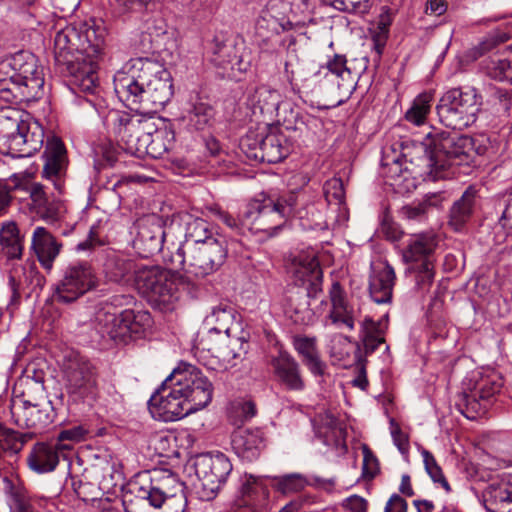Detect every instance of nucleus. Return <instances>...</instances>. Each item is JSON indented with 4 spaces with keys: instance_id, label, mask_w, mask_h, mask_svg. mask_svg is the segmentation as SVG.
<instances>
[{
    "instance_id": "nucleus-1",
    "label": "nucleus",
    "mask_w": 512,
    "mask_h": 512,
    "mask_svg": "<svg viewBox=\"0 0 512 512\" xmlns=\"http://www.w3.org/2000/svg\"><path fill=\"white\" fill-rule=\"evenodd\" d=\"M482 96L475 88H452L445 92L436 106L439 121L453 131L433 128L422 141V162L433 177H447L453 165L469 164L473 160L474 140L456 130H462L476 121Z\"/></svg>"
},
{
    "instance_id": "nucleus-2",
    "label": "nucleus",
    "mask_w": 512,
    "mask_h": 512,
    "mask_svg": "<svg viewBox=\"0 0 512 512\" xmlns=\"http://www.w3.org/2000/svg\"><path fill=\"white\" fill-rule=\"evenodd\" d=\"M213 396V385L196 366L180 362L148 401L151 416L174 422L205 408Z\"/></svg>"
},
{
    "instance_id": "nucleus-3",
    "label": "nucleus",
    "mask_w": 512,
    "mask_h": 512,
    "mask_svg": "<svg viewBox=\"0 0 512 512\" xmlns=\"http://www.w3.org/2000/svg\"><path fill=\"white\" fill-rule=\"evenodd\" d=\"M104 274L107 280L119 283L131 272L134 273L138 291L147 298L150 305L161 312L175 309L181 297V287L186 279L159 265L136 263L122 255L110 254L104 263Z\"/></svg>"
},
{
    "instance_id": "nucleus-4",
    "label": "nucleus",
    "mask_w": 512,
    "mask_h": 512,
    "mask_svg": "<svg viewBox=\"0 0 512 512\" xmlns=\"http://www.w3.org/2000/svg\"><path fill=\"white\" fill-rule=\"evenodd\" d=\"M101 117L107 133L115 137L126 153L158 159L173 148L175 133L169 128L151 132L147 121L117 109L105 110Z\"/></svg>"
},
{
    "instance_id": "nucleus-5",
    "label": "nucleus",
    "mask_w": 512,
    "mask_h": 512,
    "mask_svg": "<svg viewBox=\"0 0 512 512\" xmlns=\"http://www.w3.org/2000/svg\"><path fill=\"white\" fill-rule=\"evenodd\" d=\"M140 79L141 76H121L115 79V90L124 105L142 114L156 113L163 109L174 94L171 72L162 66L146 82Z\"/></svg>"
},
{
    "instance_id": "nucleus-6",
    "label": "nucleus",
    "mask_w": 512,
    "mask_h": 512,
    "mask_svg": "<svg viewBox=\"0 0 512 512\" xmlns=\"http://www.w3.org/2000/svg\"><path fill=\"white\" fill-rule=\"evenodd\" d=\"M41 123L28 112L14 107L0 108V152L12 158L31 157L44 143Z\"/></svg>"
},
{
    "instance_id": "nucleus-7",
    "label": "nucleus",
    "mask_w": 512,
    "mask_h": 512,
    "mask_svg": "<svg viewBox=\"0 0 512 512\" xmlns=\"http://www.w3.org/2000/svg\"><path fill=\"white\" fill-rule=\"evenodd\" d=\"M227 258V247L225 240L210 238L198 245H179L175 252H171L169 258L164 255V261L173 270H185L196 277H206L216 272ZM175 273V271H174ZM176 274H178L176 272Z\"/></svg>"
},
{
    "instance_id": "nucleus-8",
    "label": "nucleus",
    "mask_w": 512,
    "mask_h": 512,
    "mask_svg": "<svg viewBox=\"0 0 512 512\" xmlns=\"http://www.w3.org/2000/svg\"><path fill=\"white\" fill-rule=\"evenodd\" d=\"M131 492L150 506L162 508L163 512H184L187 500L173 475L158 477L146 471L136 476L130 484Z\"/></svg>"
},
{
    "instance_id": "nucleus-9",
    "label": "nucleus",
    "mask_w": 512,
    "mask_h": 512,
    "mask_svg": "<svg viewBox=\"0 0 512 512\" xmlns=\"http://www.w3.org/2000/svg\"><path fill=\"white\" fill-rule=\"evenodd\" d=\"M106 29L95 19L73 22L55 35V49L60 54L79 52L90 59L88 64H95L94 60L103 61L101 54L104 50Z\"/></svg>"
},
{
    "instance_id": "nucleus-10",
    "label": "nucleus",
    "mask_w": 512,
    "mask_h": 512,
    "mask_svg": "<svg viewBox=\"0 0 512 512\" xmlns=\"http://www.w3.org/2000/svg\"><path fill=\"white\" fill-rule=\"evenodd\" d=\"M291 82L306 89L336 85L338 98L331 105L333 107L343 104L357 84L356 76L348 66H298L296 71H291Z\"/></svg>"
},
{
    "instance_id": "nucleus-11",
    "label": "nucleus",
    "mask_w": 512,
    "mask_h": 512,
    "mask_svg": "<svg viewBox=\"0 0 512 512\" xmlns=\"http://www.w3.org/2000/svg\"><path fill=\"white\" fill-rule=\"evenodd\" d=\"M65 375L70 399L92 408L100 394L97 367L83 356L72 355L65 366Z\"/></svg>"
},
{
    "instance_id": "nucleus-12",
    "label": "nucleus",
    "mask_w": 512,
    "mask_h": 512,
    "mask_svg": "<svg viewBox=\"0 0 512 512\" xmlns=\"http://www.w3.org/2000/svg\"><path fill=\"white\" fill-rule=\"evenodd\" d=\"M97 286L98 278L92 266L86 261L73 262L63 269L53 296L57 302L69 304Z\"/></svg>"
},
{
    "instance_id": "nucleus-13",
    "label": "nucleus",
    "mask_w": 512,
    "mask_h": 512,
    "mask_svg": "<svg viewBox=\"0 0 512 512\" xmlns=\"http://www.w3.org/2000/svg\"><path fill=\"white\" fill-rule=\"evenodd\" d=\"M194 466L199 481L197 493L205 501L215 498L233 469L229 458L221 452L198 456Z\"/></svg>"
},
{
    "instance_id": "nucleus-14",
    "label": "nucleus",
    "mask_w": 512,
    "mask_h": 512,
    "mask_svg": "<svg viewBox=\"0 0 512 512\" xmlns=\"http://www.w3.org/2000/svg\"><path fill=\"white\" fill-rule=\"evenodd\" d=\"M236 321L235 308L227 303H219L214 306L211 312L206 316L205 323L210 326L209 332L225 333L229 342L223 347H208L207 350L216 353V356L224 361L230 362L247 352V342L242 338L231 337L233 327Z\"/></svg>"
},
{
    "instance_id": "nucleus-15",
    "label": "nucleus",
    "mask_w": 512,
    "mask_h": 512,
    "mask_svg": "<svg viewBox=\"0 0 512 512\" xmlns=\"http://www.w3.org/2000/svg\"><path fill=\"white\" fill-rule=\"evenodd\" d=\"M244 221L243 224H247V229L252 233H264L267 237H272L282 229L287 220L273 202V196L260 193L246 205Z\"/></svg>"
},
{
    "instance_id": "nucleus-16",
    "label": "nucleus",
    "mask_w": 512,
    "mask_h": 512,
    "mask_svg": "<svg viewBox=\"0 0 512 512\" xmlns=\"http://www.w3.org/2000/svg\"><path fill=\"white\" fill-rule=\"evenodd\" d=\"M97 329L102 336L112 340L127 334H139L152 323L151 315L145 310L124 309L120 313L100 311L96 317Z\"/></svg>"
},
{
    "instance_id": "nucleus-17",
    "label": "nucleus",
    "mask_w": 512,
    "mask_h": 512,
    "mask_svg": "<svg viewBox=\"0 0 512 512\" xmlns=\"http://www.w3.org/2000/svg\"><path fill=\"white\" fill-rule=\"evenodd\" d=\"M503 386L501 377L493 374L482 378L469 392L463 391L458 396V410L470 420L483 417L493 403V398Z\"/></svg>"
},
{
    "instance_id": "nucleus-18",
    "label": "nucleus",
    "mask_w": 512,
    "mask_h": 512,
    "mask_svg": "<svg viewBox=\"0 0 512 512\" xmlns=\"http://www.w3.org/2000/svg\"><path fill=\"white\" fill-rule=\"evenodd\" d=\"M135 236L132 244L134 250L142 258H149L162 252L169 258L164 251L166 232L162 219L155 215H146L138 219L134 224Z\"/></svg>"
},
{
    "instance_id": "nucleus-19",
    "label": "nucleus",
    "mask_w": 512,
    "mask_h": 512,
    "mask_svg": "<svg viewBox=\"0 0 512 512\" xmlns=\"http://www.w3.org/2000/svg\"><path fill=\"white\" fill-rule=\"evenodd\" d=\"M11 415L14 423L20 428L41 431L53 423L56 416L52 402L46 397L39 401L24 400L13 402Z\"/></svg>"
},
{
    "instance_id": "nucleus-20",
    "label": "nucleus",
    "mask_w": 512,
    "mask_h": 512,
    "mask_svg": "<svg viewBox=\"0 0 512 512\" xmlns=\"http://www.w3.org/2000/svg\"><path fill=\"white\" fill-rule=\"evenodd\" d=\"M288 0H269L256 22L259 37L278 43L279 34L292 28V17L289 14Z\"/></svg>"
},
{
    "instance_id": "nucleus-21",
    "label": "nucleus",
    "mask_w": 512,
    "mask_h": 512,
    "mask_svg": "<svg viewBox=\"0 0 512 512\" xmlns=\"http://www.w3.org/2000/svg\"><path fill=\"white\" fill-rule=\"evenodd\" d=\"M42 158V177L52 183L58 194H62L68 167L67 150L63 141L55 135L48 137Z\"/></svg>"
},
{
    "instance_id": "nucleus-22",
    "label": "nucleus",
    "mask_w": 512,
    "mask_h": 512,
    "mask_svg": "<svg viewBox=\"0 0 512 512\" xmlns=\"http://www.w3.org/2000/svg\"><path fill=\"white\" fill-rule=\"evenodd\" d=\"M24 190L30 197V209L47 223L59 221L66 213L64 201L49 195L47 187L38 182L25 184Z\"/></svg>"
},
{
    "instance_id": "nucleus-23",
    "label": "nucleus",
    "mask_w": 512,
    "mask_h": 512,
    "mask_svg": "<svg viewBox=\"0 0 512 512\" xmlns=\"http://www.w3.org/2000/svg\"><path fill=\"white\" fill-rule=\"evenodd\" d=\"M420 146H422V142L416 146L403 143L402 154H397L394 148L385 150L381 159L382 176L389 180H396L397 178H400L405 172H408L409 168L408 166H404L402 159L405 161V163L409 162L410 164H414L415 159L412 156V150H415L420 154L416 158V165L418 167H423L425 169L424 173L427 174V176H429L432 180L440 179L441 177H433L429 171V168H427L424 162H422L421 157L425 153L421 148H419Z\"/></svg>"
},
{
    "instance_id": "nucleus-24",
    "label": "nucleus",
    "mask_w": 512,
    "mask_h": 512,
    "mask_svg": "<svg viewBox=\"0 0 512 512\" xmlns=\"http://www.w3.org/2000/svg\"><path fill=\"white\" fill-rule=\"evenodd\" d=\"M276 381L285 390L300 392L305 389V380L300 364L286 350L280 349L270 361Z\"/></svg>"
},
{
    "instance_id": "nucleus-25",
    "label": "nucleus",
    "mask_w": 512,
    "mask_h": 512,
    "mask_svg": "<svg viewBox=\"0 0 512 512\" xmlns=\"http://www.w3.org/2000/svg\"><path fill=\"white\" fill-rule=\"evenodd\" d=\"M293 282L308 296H318L322 292L323 271L315 257H299L291 267Z\"/></svg>"
},
{
    "instance_id": "nucleus-26",
    "label": "nucleus",
    "mask_w": 512,
    "mask_h": 512,
    "mask_svg": "<svg viewBox=\"0 0 512 512\" xmlns=\"http://www.w3.org/2000/svg\"><path fill=\"white\" fill-rule=\"evenodd\" d=\"M438 244V235L432 230L411 234L401 251L402 259L408 264L434 262V254Z\"/></svg>"
},
{
    "instance_id": "nucleus-27",
    "label": "nucleus",
    "mask_w": 512,
    "mask_h": 512,
    "mask_svg": "<svg viewBox=\"0 0 512 512\" xmlns=\"http://www.w3.org/2000/svg\"><path fill=\"white\" fill-rule=\"evenodd\" d=\"M234 453L243 461L257 460L266 447L264 432L259 428H237L231 435Z\"/></svg>"
},
{
    "instance_id": "nucleus-28",
    "label": "nucleus",
    "mask_w": 512,
    "mask_h": 512,
    "mask_svg": "<svg viewBox=\"0 0 512 512\" xmlns=\"http://www.w3.org/2000/svg\"><path fill=\"white\" fill-rule=\"evenodd\" d=\"M481 196L475 185H469L449 210L448 225L455 231H464L480 208Z\"/></svg>"
},
{
    "instance_id": "nucleus-29",
    "label": "nucleus",
    "mask_w": 512,
    "mask_h": 512,
    "mask_svg": "<svg viewBox=\"0 0 512 512\" xmlns=\"http://www.w3.org/2000/svg\"><path fill=\"white\" fill-rule=\"evenodd\" d=\"M71 449V444L38 442L29 453L27 462L29 467L37 473L52 472L57 467L60 456H64V452Z\"/></svg>"
},
{
    "instance_id": "nucleus-30",
    "label": "nucleus",
    "mask_w": 512,
    "mask_h": 512,
    "mask_svg": "<svg viewBox=\"0 0 512 512\" xmlns=\"http://www.w3.org/2000/svg\"><path fill=\"white\" fill-rule=\"evenodd\" d=\"M31 248L41 266L50 271L61 251L62 244L45 227L38 226L32 234Z\"/></svg>"
},
{
    "instance_id": "nucleus-31",
    "label": "nucleus",
    "mask_w": 512,
    "mask_h": 512,
    "mask_svg": "<svg viewBox=\"0 0 512 512\" xmlns=\"http://www.w3.org/2000/svg\"><path fill=\"white\" fill-rule=\"evenodd\" d=\"M483 498L487 512H512V476L492 481Z\"/></svg>"
},
{
    "instance_id": "nucleus-32",
    "label": "nucleus",
    "mask_w": 512,
    "mask_h": 512,
    "mask_svg": "<svg viewBox=\"0 0 512 512\" xmlns=\"http://www.w3.org/2000/svg\"><path fill=\"white\" fill-rule=\"evenodd\" d=\"M290 152L286 137L276 128L265 126L261 136L260 162L278 163Z\"/></svg>"
},
{
    "instance_id": "nucleus-33",
    "label": "nucleus",
    "mask_w": 512,
    "mask_h": 512,
    "mask_svg": "<svg viewBox=\"0 0 512 512\" xmlns=\"http://www.w3.org/2000/svg\"><path fill=\"white\" fill-rule=\"evenodd\" d=\"M395 279V271L388 263L374 271L369 280V292L374 302L378 304L391 302Z\"/></svg>"
},
{
    "instance_id": "nucleus-34",
    "label": "nucleus",
    "mask_w": 512,
    "mask_h": 512,
    "mask_svg": "<svg viewBox=\"0 0 512 512\" xmlns=\"http://www.w3.org/2000/svg\"><path fill=\"white\" fill-rule=\"evenodd\" d=\"M331 310L329 319L333 324H344L350 331L355 328L353 307L347 302L345 292L339 282H333L330 291Z\"/></svg>"
},
{
    "instance_id": "nucleus-35",
    "label": "nucleus",
    "mask_w": 512,
    "mask_h": 512,
    "mask_svg": "<svg viewBox=\"0 0 512 512\" xmlns=\"http://www.w3.org/2000/svg\"><path fill=\"white\" fill-rule=\"evenodd\" d=\"M316 343V337L304 335H294L292 337L293 348L302 358L303 364L313 375L322 376L325 372L326 364L320 359Z\"/></svg>"
},
{
    "instance_id": "nucleus-36",
    "label": "nucleus",
    "mask_w": 512,
    "mask_h": 512,
    "mask_svg": "<svg viewBox=\"0 0 512 512\" xmlns=\"http://www.w3.org/2000/svg\"><path fill=\"white\" fill-rule=\"evenodd\" d=\"M317 296H308V293L296 291L288 298L285 308L286 315L297 325H310L314 322V312L310 308V299Z\"/></svg>"
},
{
    "instance_id": "nucleus-37",
    "label": "nucleus",
    "mask_w": 512,
    "mask_h": 512,
    "mask_svg": "<svg viewBox=\"0 0 512 512\" xmlns=\"http://www.w3.org/2000/svg\"><path fill=\"white\" fill-rule=\"evenodd\" d=\"M387 324L383 326L382 320L374 321L372 317L365 316L360 323V342L363 345L364 354L370 355L385 342Z\"/></svg>"
},
{
    "instance_id": "nucleus-38",
    "label": "nucleus",
    "mask_w": 512,
    "mask_h": 512,
    "mask_svg": "<svg viewBox=\"0 0 512 512\" xmlns=\"http://www.w3.org/2000/svg\"><path fill=\"white\" fill-rule=\"evenodd\" d=\"M446 199L443 192L429 193L420 201H414L401 209L402 215L413 221H424L432 208H438Z\"/></svg>"
},
{
    "instance_id": "nucleus-39",
    "label": "nucleus",
    "mask_w": 512,
    "mask_h": 512,
    "mask_svg": "<svg viewBox=\"0 0 512 512\" xmlns=\"http://www.w3.org/2000/svg\"><path fill=\"white\" fill-rule=\"evenodd\" d=\"M185 119H187V125L190 129L204 131L213 126L215 110L208 102L197 99L191 104Z\"/></svg>"
},
{
    "instance_id": "nucleus-40",
    "label": "nucleus",
    "mask_w": 512,
    "mask_h": 512,
    "mask_svg": "<svg viewBox=\"0 0 512 512\" xmlns=\"http://www.w3.org/2000/svg\"><path fill=\"white\" fill-rule=\"evenodd\" d=\"M0 244L9 260L21 258L23 244L15 222H7L2 225L0 230Z\"/></svg>"
},
{
    "instance_id": "nucleus-41",
    "label": "nucleus",
    "mask_w": 512,
    "mask_h": 512,
    "mask_svg": "<svg viewBox=\"0 0 512 512\" xmlns=\"http://www.w3.org/2000/svg\"><path fill=\"white\" fill-rule=\"evenodd\" d=\"M210 238H217L214 236L210 223L198 217L188 216L185 220V239L186 243L183 244L185 249L188 245H198L204 243Z\"/></svg>"
},
{
    "instance_id": "nucleus-42",
    "label": "nucleus",
    "mask_w": 512,
    "mask_h": 512,
    "mask_svg": "<svg viewBox=\"0 0 512 512\" xmlns=\"http://www.w3.org/2000/svg\"><path fill=\"white\" fill-rule=\"evenodd\" d=\"M19 90L28 97H40L45 83L43 66H34L30 71L18 73Z\"/></svg>"
},
{
    "instance_id": "nucleus-43",
    "label": "nucleus",
    "mask_w": 512,
    "mask_h": 512,
    "mask_svg": "<svg viewBox=\"0 0 512 512\" xmlns=\"http://www.w3.org/2000/svg\"><path fill=\"white\" fill-rule=\"evenodd\" d=\"M212 53L215 64H241L242 58L237 54L234 44L229 42L223 33L216 34L212 41Z\"/></svg>"
},
{
    "instance_id": "nucleus-44",
    "label": "nucleus",
    "mask_w": 512,
    "mask_h": 512,
    "mask_svg": "<svg viewBox=\"0 0 512 512\" xmlns=\"http://www.w3.org/2000/svg\"><path fill=\"white\" fill-rule=\"evenodd\" d=\"M268 478L271 479L272 488L283 495L301 492L309 485L306 476L300 473H291Z\"/></svg>"
},
{
    "instance_id": "nucleus-45",
    "label": "nucleus",
    "mask_w": 512,
    "mask_h": 512,
    "mask_svg": "<svg viewBox=\"0 0 512 512\" xmlns=\"http://www.w3.org/2000/svg\"><path fill=\"white\" fill-rule=\"evenodd\" d=\"M72 85L83 92H93L98 80L94 66H66Z\"/></svg>"
},
{
    "instance_id": "nucleus-46",
    "label": "nucleus",
    "mask_w": 512,
    "mask_h": 512,
    "mask_svg": "<svg viewBox=\"0 0 512 512\" xmlns=\"http://www.w3.org/2000/svg\"><path fill=\"white\" fill-rule=\"evenodd\" d=\"M273 202L277 204L286 220L290 217H303L300 206L304 204V194L301 191H290L273 197Z\"/></svg>"
},
{
    "instance_id": "nucleus-47",
    "label": "nucleus",
    "mask_w": 512,
    "mask_h": 512,
    "mask_svg": "<svg viewBox=\"0 0 512 512\" xmlns=\"http://www.w3.org/2000/svg\"><path fill=\"white\" fill-rule=\"evenodd\" d=\"M3 483L5 492L10 496V512H34V508L22 488L16 487L8 476H4Z\"/></svg>"
},
{
    "instance_id": "nucleus-48",
    "label": "nucleus",
    "mask_w": 512,
    "mask_h": 512,
    "mask_svg": "<svg viewBox=\"0 0 512 512\" xmlns=\"http://www.w3.org/2000/svg\"><path fill=\"white\" fill-rule=\"evenodd\" d=\"M510 38L511 34L509 32L496 29L490 32L477 46L473 47L469 51L468 57L471 61H476L479 57L488 53L499 44L507 42Z\"/></svg>"
},
{
    "instance_id": "nucleus-49",
    "label": "nucleus",
    "mask_w": 512,
    "mask_h": 512,
    "mask_svg": "<svg viewBox=\"0 0 512 512\" xmlns=\"http://www.w3.org/2000/svg\"><path fill=\"white\" fill-rule=\"evenodd\" d=\"M432 99L433 96L429 92L419 94L406 111V120L418 126L423 124L430 111Z\"/></svg>"
},
{
    "instance_id": "nucleus-50",
    "label": "nucleus",
    "mask_w": 512,
    "mask_h": 512,
    "mask_svg": "<svg viewBox=\"0 0 512 512\" xmlns=\"http://www.w3.org/2000/svg\"><path fill=\"white\" fill-rule=\"evenodd\" d=\"M495 213L499 216L498 223L507 235L512 234V192L493 198Z\"/></svg>"
},
{
    "instance_id": "nucleus-51",
    "label": "nucleus",
    "mask_w": 512,
    "mask_h": 512,
    "mask_svg": "<svg viewBox=\"0 0 512 512\" xmlns=\"http://www.w3.org/2000/svg\"><path fill=\"white\" fill-rule=\"evenodd\" d=\"M392 21L393 16L389 13V9H387L379 15L375 28L371 30L373 48L378 56L386 45Z\"/></svg>"
},
{
    "instance_id": "nucleus-52",
    "label": "nucleus",
    "mask_w": 512,
    "mask_h": 512,
    "mask_svg": "<svg viewBox=\"0 0 512 512\" xmlns=\"http://www.w3.org/2000/svg\"><path fill=\"white\" fill-rule=\"evenodd\" d=\"M289 14L292 17V26L305 25L312 22L311 12L313 4L311 0H288Z\"/></svg>"
},
{
    "instance_id": "nucleus-53",
    "label": "nucleus",
    "mask_w": 512,
    "mask_h": 512,
    "mask_svg": "<svg viewBox=\"0 0 512 512\" xmlns=\"http://www.w3.org/2000/svg\"><path fill=\"white\" fill-rule=\"evenodd\" d=\"M421 455L423 458L425 470L432 481L436 484H439L443 489H445L446 492H450L451 487L443 474L442 468L437 463L433 454L426 449H422Z\"/></svg>"
},
{
    "instance_id": "nucleus-54",
    "label": "nucleus",
    "mask_w": 512,
    "mask_h": 512,
    "mask_svg": "<svg viewBox=\"0 0 512 512\" xmlns=\"http://www.w3.org/2000/svg\"><path fill=\"white\" fill-rule=\"evenodd\" d=\"M324 5L332 6L339 11L366 14L372 7L373 0H320Z\"/></svg>"
},
{
    "instance_id": "nucleus-55",
    "label": "nucleus",
    "mask_w": 512,
    "mask_h": 512,
    "mask_svg": "<svg viewBox=\"0 0 512 512\" xmlns=\"http://www.w3.org/2000/svg\"><path fill=\"white\" fill-rule=\"evenodd\" d=\"M262 131H248L240 139L239 147L248 159L260 161Z\"/></svg>"
},
{
    "instance_id": "nucleus-56",
    "label": "nucleus",
    "mask_w": 512,
    "mask_h": 512,
    "mask_svg": "<svg viewBox=\"0 0 512 512\" xmlns=\"http://www.w3.org/2000/svg\"><path fill=\"white\" fill-rule=\"evenodd\" d=\"M280 94L277 90L271 89L267 86H260L256 88L252 95V101L257 105L261 111H270L278 106Z\"/></svg>"
},
{
    "instance_id": "nucleus-57",
    "label": "nucleus",
    "mask_w": 512,
    "mask_h": 512,
    "mask_svg": "<svg viewBox=\"0 0 512 512\" xmlns=\"http://www.w3.org/2000/svg\"><path fill=\"white\" fill-rule=\"evenodd\" d=\"M26 268L21 264H13L9 270V287L11 290V303H17L20 300V289L24 282L27 281Z\"/></svg>"
},
{
    "instance_id": "nucleus-58",
    "label": "nucleus",
    "mask_w": 512,
    "mask_h": 512,
    "mask_svg": "<svg viewBox=\"0 0 512 512\" xmlns=\"http://www.w3.org/2000/svg\"><path fill=\"white\" fill-rule=\"evenodd\" d=\"M416 270V287L421 292H427L434 280V262L426 261L421 264H413Z\"/></svg>"
},
{
    "instance_id": "nucleus-59",
    "label": "nucleus",
    "mask_w": 512,
    "mask_h": 512,
    "mask_svg": "<svg viewBox=\"0 0 512 512\" xmlns=\"http://www.w3.org/2000/svg\"><path fill=\"white\" fill-rule=\"evenodd\" d=\"M324 194L328 202L335 201L336 204H342L345 199L344 184L341 178H332L324 184Z\"/></svg>"
},
{
    "instance_id": "nucleus-60",
    "label": "nucleus",
    "mask_w": 512,
    "mask_h": 512,
    "mask_svg": "<svg viewBox=\"0 0 512 512\" xmlns=\"http://www.w3.org/2000/svg\"><path fill=\"white\" fill-rule=\"evenodd\" d=\"M210 212L220 221H222L227 227L238 232L244 233V229L247 228V224H243L244 212L241 215V220L238 221L231 214L222 210L219 206H213L210 208Z\"/></svg>"
},
{
    "instance_id": "nucleus-61",
    "label": "nucleus",
    "mask_w": 512,
    "mask_h": 512,
    "mask_svg": "<svg viewBox=\"0 0 512 512\" xmlns=\"http://www.w3.org/2000/svg\"><path fill=\"white\" fill-rule=\"evenodd\" d=\"M363 453V476L368 478H374L379 473V461L373 451L367 446H362Z\"/></svg>"
},
{
    "instance_id": "nucleus-62",
    "label": "nucleus",
    "mask_w": 512,
    "mask_h": 512,
    "mask_svg": "<svg viewBox=\"0 0 512 512\" xmlns=\"http://www.w3.org/2000/svg\"><path fill=\"white\" fill-rule=\"evenodd\" d=\"M88 430L82 425H76L64 430H61L57 436L56 444H65V441L76 443L83 441L86 438Z\"/></svg>"
},
{
    "instance_id": "nucleus-63",
    "label": "nucleus",
    "mask_w": 512,
    "mask_h": 512,
    "mask_svg": "<svg viewBox=\"0 0 512 512\" xmlns=\"http://www.w3.org/2000/svg\"><path fill=\"white\" fill-rule=\"evenodd\" d=\"M3 62L9 64H34L38 61L37 57L27 49H19L14 52H9L3 57Z\"/></svg>"
},
{
    "instance_id": "nucleus-64",
    "label": "nucleus",
    "mask_w": 512,
    "mask_h": 512,
    "mask_svg": "<svg viewBox=\"0 0 512 512\" xmlns=\"http://www.w3.org/2000/svg\"><path fill=\"white\" fill-rule=\"evenodd\" d=\"M355 360L359 365V374L352 381V383L355 387L365 390L368 386V379L366 377V368H365L366 360L362 354L360 343H356Z\"/></svg>"
}]
</instances>
